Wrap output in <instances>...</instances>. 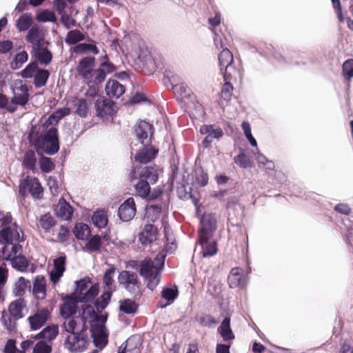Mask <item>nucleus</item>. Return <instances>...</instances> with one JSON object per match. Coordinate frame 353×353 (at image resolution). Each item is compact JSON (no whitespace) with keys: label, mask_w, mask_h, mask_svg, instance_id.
<instances>
[{"label":"nucleus","mask_w":353,"mask_h":353,"mask_svg":"<svg viewBox=\"0 0 353 353\" xmlns=\"http://www.w3.org/2000/svg\"><path fill=\"white\" fill-rule=\"evenodd\" d=\"M65 255H61L54 260V267L50 272V281L54 283H57L65 270Z\"/></svg>","instance_id":"nucleus-20"},{"label":"nucleus","mask_w":353,"mask_h":353,"mask_svg":"<svg viewBox=\"0 0 353 353\" xmlns=\"http://www.w3.org/2000/svg\"><path fill=\"white\" fill-rule=\"evenodd\" d=\"M134 186L136 194L144 199L152 200L157 198L161 194L160 190H154L152 192L150 191V187L149 182L141 179H138L134 182H132Z\"/></svg>","instance_id":"nucleus-14"},{"label":"nucleus","mask_w":353,"mask_h":353,"mask_svg":"<svg viewBox=\"0 0 353 353\" xmlns=\"http://www.w3.org/2000/svg\"><path fill=\"white\" fill-rule=\"evenodd\" d=\"M92 337L96 347L100 349H102L107 344V335L103 328L99 329L97 332H94Z\"/></svg>","instance_id":"nucleus-46"},{"label":"nucleus","mask_w":353,"mask_h":353,"mask_svg":"<svg viewBox=\"0 0 353 353\" xmlns=\"http://www.w3.org/2000/svg\"><path fill=\"white\" fill-rule=\"evenodd\" d=\"M26 306V303L23 299H18L17 300L12 301L8 307L10 315L15 319L22 318V312Z\"/></svg>","instance_id":"nucleus-34"},{"label":"nucleus","mask_w":353,"mask_h":353,"mask_svg":"<svg viewBox=\"0 0 353 353\" xmlns=\"http://www.w3.org/2000/svg\"><path fill=\"white\" fill-rule=\"evenodd\" d=\"M105 91L108 97L118 99L125 92V87L116 80L110 79L105 85Z\"/></svg>","instance_id":"nucleus-31"},{"label":"nucleus","mask_w":353,"mask_h":353,"mask_svg":"<svg viewBox=\"0 0 353 353\" xmlns=\"http://www.w3.org/2000/svg\"><path fill=\"white\" fill-rule=\"evenodd\" d=\"M51 347L44 342H38L33 349L34 353H50Z\"/></svg>","instance_id":"nucleus-64"},{"label":"nucleus","mask_w":353,"mask_h":353,"mask_svg":"<svg viewBox=\"0 0 353 353\" xmlns=\"http://www.w3.org/2000/svg\"><path fill=\"white\" fill-rule=\"evenodd\" d=\"M30 53L41 65H48L52 59V53L47 48L43 46V44L32 48Z\"/></svg>","instance_id":"nucleus-24"},{"label":"nucleus","mask_w":353,"mask_h":353,"mask_svg":"<svg viewBox=\"0 0 353 353\" xmlns=\"http://www.w3.org/2000/svg\"><path fill=\"white\" fill-rule=\"evenodd\" d=\"M216 220L214 215L212 214H205L201 219L200 236L202 241L210 237L211 232L216 229Z\"/></svg>","instance_id":"nucleus-17"},{"label":"nucleus","mask_w":353,"mask_h":353,"mask_svg":"<svg viewBox=\"0 0 353 353\" xmlns=\"http://www.w3.org/2000/svg\"><path fill=\"white\" fill-rule=\"evenodd\" d=\"M95 106L97 115L99 117H103L114 112V103L110 99L97 101Z\"/></svg>","instance_id":"nucleus-33"},{"label":"nucleus","mask_w":353,"mask_h":353,"mask_svg":"<svg viewBox=\"0 0 353 353\" xmlns=\"http://www.w3.org/2000/svg\"><path fill=\"white\" fill-rule=\"evenodd\" d=\"M161 211V205H148L145 208L144 219L148 222H154L160 217Z\"/></svg>","instance_id":"nucleus-37"},{"label":"nucleus","mask_w":353,"mask_h":353,"mask_svg":"<svg viewBox=\"0 0 353 353\" xmlns=\"http://www.w3.org/2000/svg\"><path fill=\"white\" fill-rule=\"evenodd\" d=\"M136 205L133 198H129L125 201L119 207L118 215L123 221L132 220L136 214Z\"/></svg>","instance_id":"nucleus-18"},{"label":"nucleus","mask_w":353,"mask_h":353,"mask_svg":"<svg viewBox=\"0 0 353 353\" xmlns=\"http://www.w3.org/2000/svg\"><path fill=\"white\" fill-rule=\"evenodd\" d=\"M73 232L78 239L84 240L90 236V230L87 224L79 223L75 225Z\"/></svg>","instance_id":"nucleus-45"},{"label":"nucleus","mask_w":353,"mask_h":353,"mask_svg":"<svg viewBox=\"0 0 353 353\" xmlns=\"http://www.w3.org/2000/svg\"><path fill=\"white\" fill-rule=\"evenodd\" d=\"M73 12L72 8H70L69 10L61 12L59 14L63 25L68 29L74 26L76 24V20L72 16Z\"/></svg>","instance_id":"nucleus-48"},{"label":"nucleus","mask_w":353,"mask_h":353,"mask_svg":"<svg viewBox=\"0 0 353 353\" xmlns=\"http://www.w3.org/2000/svg\"><path fill=\"white\" fill-rule=\"evenodd\" d=\"M70 114V109L68 108H63L62 109H59L54 112L52 115H50L48 119L43 123V124H47L48 126H54L58 123L59 120H61L63 117Z\"/></svg>","instance_id":"nucleus-38"},{"label":"nucleus","mask_w":353,"mask_h":353,"mask_svg":"<svg viewBox=\"0 0 353 353\" xmlns=\"http://www.w3.org/2000/svg\"><path fill=\"white\" fill-rule=\"evenodd\" d=\"M21 252L22 246L20 244H14L12 246L8 258L11 261L13 268L20 272H25L28 267V261L21 254Z\"/></svg>","instance_id":"nucleus-12"},{"label":"nucleus","mask_w":353,"mask_h":353,"mask_svg":"<svg viewBox=\"0 0 353 353\" xmlns=\"http://www.w3.org/2000/svg\"><path fill=\"white\" fill-rule=\"evenodd\" d=\"M175 93L177 97L181 100L185 99H190L192 97V93L190 88L185 83H180L174 86Z\"/></svg>","instance_id":"nucleus-43"},{"label":"nucleus","mask_w":353,"mask_h":353,"mask_svg":"<svg viewBox=\"0 0 353 353\" xmlns=\"http://www.w3.org/2000/svg\"><path fill=\"white\" fill-rule=\"evenodd\" d=\"M141 179L154 184L158 180L157 170L154 167L145 166L141 168H134L130 173L131 182Z\"/></svg>","instance_id":"nucleus-13"},{"label":"nucleus","mask_w":353,"mask_h":353,"mask_svg":"<svg viewBox=\"0 0 353 353\" xmlns=\"http://www.w3.org/2000/svg\"><path fill=\"white\" fill-rule=\"evenodd\" d=\"M135 134L141 143L147 144L152 136V125L145 121H141L135 128Z\"/></svg>","instance_id":"nucleus-25"},{"label":"nucleus","mask_w":353,"mask_h":353,"mask_svg":"<svg viewBox=\"0 0 353 353\" xmlns=\"http://www.w3.org/2000/svg\"><path fill=\"white\" fill-rule=\"evenodd\" d=\"M19 192L22 196L30 193L34 198L40 199L43 195V188L37 178L27 176L21 181Z\"/></svg>","instance_id":"nucleus-9"},{"label":"nucleus","mask_w":353,"mask_h":353,"mask_svg":"<svg viewBox=\"0 0 353 353\" xmlns=\"http://www.w3.org/2000/svg\"><path fill=\"white\" fill-rule=\"evenodd\" d=\"M85 39L84 34L79 30H70L65 39V43L70 45L76 44Z\"/></svg>","instance_id":"nucleus-49"},{"label":"nucleus","mask_w":353,"mask_h":353,"mask_svg":"<svg viewBox=\"0 0 353 353\" xmlns=\"http://www.w3.org/2000/svg\"><path fill=\"white\" fill-rule=\"evenodd\" d=\"M39 225L45 231L50 230L56 223V221L50 214H46L39 219Z\"/></svg>","instance_id":"nucleus-54"},{"label":"nucleus","mask_w":353,"mask_h":353,"mask_svg":"<svg viewBox=\"0 0 353 353\" xmlns=\"http://www.w3.org/2000/svg\"><path fill=\"white\" fill-rule=\"evenodd\" d=\"M49 316L50 311L48 309L37 310L33 315L30 316L28 319L31 329L34 330L40 329L47 321Z\"/></svg>","instance_id":"nucleus-19"},{"label":"nucleus","mask_w":353,"mask_h":353,"mask_svg":"<svg viewBox=\"0 0 353 353\" xmlns=\"http://www.w3.org/2000/svg\"><path fill=\"white\" fill-rule=\"evenodd\" d=\"M63 304L60 307V314L64 319H69L78 313L77 304L79 302L72 295L63 299Z\"/></svg>","instance_id":"nucleus-16"},{"label":"nucleus","mask_w":353,"mask_h":353,"mask_svg":"<svg viewBox=\"0 0 353 353\" xmlns=\"http://www.w3.org/2000/svg\"><path fill=\"white\" fill-rule=\"evenodd\" d=\"M141 340L139 336L133 335L125 341L124 347L121 346L118 353H140Z\"/></svg>","instance_id":"nucleus-26"},{"label":"nucleus","mask_w":353,"mask_h":353,"mask_svg":"<svg viewBox=\"0 0 353 353\" xmlns=\"http://www.w3.org/2000/svg\"><path fill=\"white\" fill-rule=\"evenodd\" d=\"M99 286L90 281L81 279L76 282V289L72 294L79 302L91 301L98 295Z\"/></svg>","instance_id":"nucleus-5"},{"label":"nucleus","mask_w":353,"mask_h":353,"mask_svg":"<svg viewBox=\"0 0 353 353\" xmlns=\"http://www.w3.org/2000/svg\"><path fill=\"white\" fill-rule=\"evenodd\" d=\"M115 268H111L107 270L103 276V283L105 286V290L100 298L95 302V307L98 312L105 309L111 298L112 292L115 290L114 275Z\"/></svg>","instance_id":"nucleus-6"},{"label":"nucleus","mask_w":353,"mask_h":353,"mask_svg":"<svg viewBox=\"0 0 353 353\" xmlns=\"http://www.w3.org/2000/svg\"><path fill=\"white\" fill-rule=\"evenodd\" d=\"M178 290L176 288H164L161 292L162 298L168 301L166 304L162 305L163 307L171 303L174 301V299L177 297Z\"/></svg>","instance_id":"nucleus-53"},{"label":"nucleus","mask_w":353,"mask_h":353,"mask_svg":"<svg viewBox=\"0 0 353 353\" xmlns=\"http://www.w3.org/2000/svg\"><path fill=\"white\" fill-rule=\"evenodd\" d=\"M118 281L120 285L131 294L139 292L140 282L135 272L123 270L119 274Z\"/></svg>","instance_id":"nucleus-11"},{"label":"nucleus","mask_w":353,"mask_h":353,"mask_svg":"<svg viewBox=\"0 0 353 353\" xmlns=\"http://www.w3.org/2000/svg\"><path fill=\"white\" fill-rule=\"evenodd\" d=\"M93 224L99 228H103L108 224L106 212L103 210H97L92 216Z\"/></svg>","instance_id":"nucleus-40"},{"label":"nucleus","mask_w":353,"mask_h":353,"mask_svg":"<svg viewBox=\"0 0 353 353\" xmlns=\"http://www.w3.org/2000/svg\"><path fill=\"white\" fill-rule=\"evenodd\" d=\"M137 304L130 299H125L120 302V310L126 314H134L137 311Z\"/></svg>","instance_id":"nucleus-57"},{"label":"nucleus","mask_w":353,"mask_h":353,"mask_svg":"<svg viewBox=\"0 0 353 353\" xmlns=\"http://www.w3.org/2000/svg\"><path fill=\"white\" fill-rule=\"evenodd\" d=\"M38 68V63L37 61L30 63L23 70L21 71L20 74L23 78H32L34 77Z\"/></svg>","instance_id":"nucleus-56"},{"label":"nucleus","mask_w":353,"mask_h":353,"mask_svg":"<svg viewBox=\"0 0 353 353\" xmlns=\"http://www.w3.org/2000/svg\"><path fill=\"white\" fill-rule=\"evenodd\" d=\"M37 162L36 154L34 151L28 150L24 156L23 164L26 169L34 170Z\"/></svg>","instance_id":"nucleus-55"},{"label":"nucleus","mask_w":353,"mask_h":353,"mask_svg":"<svg viewBox=\"0 0 353 353\" xmlns=\"http://www.w3.org/2000/svg\"><path fill=\"white\" fill-rule=\"evenodd\" d=\"M73 52L76 54H83L88 52L94 54H97L99 53L97 46L92 43L78 44L73 48Z\"/></svg>","instance_id":"nucleus-47"},{"label":"nucleus","mask_w":353,"mask_h":353,"mask_svg":"<svg viewBox=\"0 0 353 353\" xmlns=\"http://www.w3.org/2000/svg\"><path fill=\"white\" fill-rule=\"evenodd\" d=\"M13 96L11 103L14 105H25L29 100V89L21 80H15L12 86Z\"/></svg>","instance_id":"nucleus-10"},{"label":"nucleus","mask_w":353,"mask_h":353,"mask_svg":"<svg viewBox=\"0 0 353 353\" xmlns=\"http://www.w3.org/2000/svg\"><path fill=\"white\" fill-rule=\"evenodd\" d=\"M26 40L32 44V48L43 45L44 43L43 30L38 26H32L26 36Z\"/></svg>","instance_id":"nucleus-21"},{"label":"nucleus","mask_w":353,"mask_h":353,"mask_svg":"<svg viewBox=\"0 0 353 353\" xmlns=\"http://www.w3.org/2000/svg\"><path fill=\"white\" fill-rule=\"evenodd\" d=\"M39 163L40 168L43 172H49L54 168V164L48 157H41Z\"/></svg>","instance_id":"nucleus-62"},{"label":"nucleus","mask_w":353,"mask_h":353,"mask_svg":"<svg viewBox=\"0 0 353 353\" xmlns=\"http://www.w3.org/2000/svg\"><path fill=\"white\" fill-rule=\"evenodd\" d=\"M224 80L225 81V83L221 90V95L223 99L228 100L231 97L233 90V87L231 82L232 80L225 79H224Z\"/></svg>","instance_id":"nucleus-61"},{"label":"nucleus","mask_w":353,"mask_h":353,"mask_svg":"<svg viewBox=\"0 0 353 353\" xmlns=\"http://www.w3.org/2000/svg\"><path fill=\"white\" fill-rule=\"evenodd\" d=\"M30 143L37 152H45L49 155L56 154L59 150L58 132L55 127L47 124L34 125L28 134Z\"/></svg>","instance_id":"nucleus-2"},{"label":"nucleus","mask_w":353,"mask_h":353,"mask_svg":"<svg viewBox=\"0 0 353 353\" xmlns=\"http://www.w3.org/2000/svg\"><path fill=\"white\" fill-rule=\"evenodd\" d=\"M157 154V150L151 145L145 144L135 156V161L141 163H147L154 159Z\"/></svg>","instance_id":"nucleus-29"},{"label":"nucleus","mask_w":353,"mask_h":353,"mask_svg":"<svg viewBox=\"0 0 353 353\" xmlns=\"http://www.w3.org/2000/svg\"><path fill=\"white\" fill-rule=\"evenodd\" d=\"M115 69V66L109 62L107 56H105L101 60L99 68L97 69V70L102 72L101 83L105 80L106 74L113 72Z\"/></svg>","instance_id":"nucleus-51"},{"label":"nucleus","mask_w":353,"mask_h":353,"mask_svg":"<svg viewBox=\"0 0 353 353\" xmlns=\"http://www.w3.org/2000/svg\"><path fill=\"white\" fill-rule=\"evenodd\" d=\"M59 327L56 325H52L44 328L37 336L40 339L52 341L57 336Z\"/></svg>","instance_id":"nucleus-42"},{"label":"nucleus","mask_w":353,"mask_h":353,"mask_svg":"<svg viewBox=\"0 0 353 353\" xmlns=\"http://www.w3.org/2000/svg\"><path fill=\"white\" fill-rule=\"evenodd\" d=\"M210 237L202 241L201 236H199V244L202 248V255L203 257L214 256L217 252L216 243L215 241H209Z\"/></svg>","instance_id":"nucleus-35"},{"label":"nucleus","mask_w":353,"mask_h":353,"mask_svg":"<svg viewBox=\"0 0 353 353\" xmlns=\"http://www.w3.org/2000/svg\"><path fill=\"white\" fill-rule=\"evenodd\" d=\"M33 17L30 14H23L17 21L16 27L20 32L28 30L32 26Z\"/></svg>","instance_id":"nucleus-39"},{"label":"nucleus","mask_w":353,"mask_h":353,"mask_svg":"<svg viewBox=\"0 0 353 353\" xmlns=\"http://www.w3.org/2000/svg\"><path fill=\"white\" fill-rule=\"evenodd\" d=\"M0 230V244L3 245L6 250H12L14 244H19L24 241L23 233L21 228L12 222V220L7 225H3Z\"/></svg>","instance_id":"nucleus-4"},{"label":"nucleus","mask_w":353,"mask_h":353,"mask_svg":"<svg viewBox=\"0 0 353 353\" xmlns=\"http://www.w3.org/2000/svg\"><path fill=\"white\" fill-rule=\"evenodd\" d=\"M63 327L69 334H79L83 333V330L85 329L86 326L83 321L80 319L77 314L72 316L71 319L69 318L68 320L63 323Z\"/></svg>","instance_id":"nucleus-22"},{"label":"nucleus","mask_w":353,"mask_h":353,"mask_svg":"<svg viewBox=\"0 0 353 353\" xmlns=\"http://www.w3.org/2000/svg\"><path fill=\"white\" fill-rule=\"evenodd\" d=\"M247 280L243 275V271L239 268L232 269L228 276V283L230 288L243 287Z\"/></svg>","instance_id":"nucleus-30"},{"label":"nucleus","mask_w":353,"mask_h":353,"mask_svg":"<svg viewBox=\"0 0 353 353\" xmlns=\"http://www.w3.org/2000/svg\"><path fill=\"white\" fill-rule=\"evenodd\" d=\"M36 19L40 22H54L57 20L54 12L49 10L38 12L36 15Z\"/></svg>","instance_id":"nucleus-52"},{"label":"nucleus","mask_w":353,"mask_h":353,"mask_svg":"<svg viewBox=\"0 0 353 353\" xmlns=\"http://www.w3.org/2000/svg\"><path fill=\"white\" fill-rule=\"evenodd\" d=\"M218 59L221 70L223 71L224 70V79L236 80L238 77H240V72L232 65L233 55L228 48H225L221 50L219 54Z\"/></svg>","instance_id":"nucleus-7"},{"label":"nucleus","mask_w":353,"mask_h":353,"mask_svg":"<svg viewBox=\"0 0 353 353\" xmlns=\"http://www.w3.org/2000/svg\"><path fill=\"white\" fill-rule=\"evenodd\" d=\"M200 132L206 137L203 141L204 147L208 148L214 139H219L222 137L223 132L221 128L214 125H204L200 128Z\"/></svg>","instance_id":"nucleus-15"},{"label":"nucleus","mask_w":353,"mask_h":353,"mask_svg":"<svg viewBox=\"0 0 353 353\" xmlns=\"http://www.w3.org/2000/svg\"><path fill=\"white\" fill-rule=\"evenodd\" d=\"M343 74L347 80L353 77V59H348L343 63Z\"/></svg>","instance_id":"nucleus-60"},{"label":"nucleus","mask_w":353,"mask_h":353,"mask_svg":"<svg viewBox=\"0 0 353 353\" xmlns=\"http://www.w3.org/2000/svg\"><path fill=\"white\" fill-rule=\"evenodd\" d=\"M90 342L89 337L84 333H73L65 337L64 346L70 352L79 353L87 350Z\"/></svg>","instance_id":"nucleus-8"},{"label":"nucleus","mask_w":353,"mask_h":353,"mask_svg":"<svg viewBox=\"0 0 353 353\" xmlns=\"http://www.w3.org/2000/svg\"><path fill=\"white\" fill-rule=\"evenodd\" d=\"M218 332L224 341H228L234 339V335L230 327V320L229 318H225L218 328Z\"/></svg>","instance_id":"nucleus-36"},{"label":"nucleus","mask_w":353,"mask_h":353,"mask_svg":"<svg viewBox=\"0 0 353 353\" xmlns=\"http://www.w3.org/2000/svg\"><path fill=\"white\" fill-rule=\"evenodd\" d=\"M234 163L243 168H250L252 164V161L244 153H241L236 156L234 158Z\"/></svg>","instance_id":"nucleus-59"},{"label":"nucleus","mask_w":353,"mask_h":353,"mask_svg":"<svg viewBox=\"0 0 353 353\" xmlns=\"http://www.w3.org/2000/svg\"><path fill=\"white\" fill-rule=\"evenodd\" d=\"M56 215L63 220H70L73 214L72 206L63 198H60L54 209Z\"/></svg>","instance_id":"nucleus-27"},{"label":"nucleus","mask_w":353,"mask_h":353,"mask_svg":"<svg viewBox=\"0 0 353 353\" xmlns=\"http://www.w3.org/2000/svg\"><path fill=\"white\" fill-rule=\"evenodd\" d=\"M94 57H84L79 61L76 68L83 82L90 88L92 96L96 94V86L101 83L102 79V72L94 69Z\"/></svg>","instance_id":"nucleus-3"},{"label":"nucleus","mask_w":353,"mask_h":353,"mask_svg":"<svg viewBox=\"0 0 353 353\" xmlns=\"http://www.w3.org/2000/svg\"><path fill=\"white\" fill-rule=\"evenodd\" d=\"M166 245L162 252L157 254L154 260L145 259L139 265V274L147 283V287L153 290L161 280L160 271L164 265L167 253H172L176 249L175 239L169 226L164 225Z\"/></svg>","instance_id":"nucleus-1"},{"label":"nucleus","mask_w":353,"mask_h":353,"mask_svg":"<svg viewBox=\"0 0 353 353\" xmlns=\"http://www.w3.org/2000/svg\"><path fill=\"white\" fill-rule=\"evenodd\" d=\"M157 228L152 224H146L139 234V241L143 245H148L157 239Z\"/></svg>","instance_id":"nucleus-23"},{"label":"nucleus","mask_w":353,"mask_h":353,"mask_svg":"<svg viewBox=\"0 0 353 353\" xmlns=\"http://www.w3.org/2000/svg\"><path fill=\"white\" fill-rule=\"evenodd\" d=\"M28 59V53L25 50H23L14 56L13 60L10 62V67L13 70H18L23 66Z\"/></svg>","instance_id":"nucleus-44"},{"label":"nucleus","mask_w":353,"mask_h":353,"mask_svg":"<svg viewBox=\"0 0 353 353\" xmlns=\"http://www.w3.org/2000/svg\"><path fill=\"white\" fill-rule=\"evenodd\" d=\"M85 247L92 252L99 251L101 247V237L97 235L94 236L88 241Z\"/></svg>","instance_id":"nucleus-58"},{"label":"nucleus","mask_w":353,"mask_h":353,"mask_svg":"<svg viewBox=\"0 0 353 353\" xmlns=\"http://www.w3.org/2000/svg\"><path fill=\"white\" fill-rule=\"evenodd\" d=\"M30 282L23 276L19 277L14 283L12 293L14 296L22 299L27 289H30Z\"/></svg>","instance_id":"nucleus-32"},{"label":"nucleus","mask_w":353,"mask_h":353,"mask_svg":"<svg viewBox=\"0 0 353 353\" xmlns=\"http://www.w3.org/2000/svg\"><path fill=\"white\" fill-rule=\"evenodd\" d=\"M32 294L38 300H43L46 296V282L45 277L38 275L35 277L32 285Z\"/></svg>","instance_id":"nucleus-28"},{"label":"nucleus","mask_w":353,"mask_h":353,"mask_svg":"<svg viewBox=\"0 0 353 353\" xmlns=\"http://www.w3.org/2000/svg\"><path fill=\"white\" fill-rule=\"evenodd\" d=\"M17 319H14L11 316L3 315L2 321L4 326L6 329L10 332L14 331L16 328V321Z\"/></svg>","instance_id":"nucleus-63"},{"label":"nucleus","mask_w":353,"mask_h":353,"mask_svg":"<svg viewBox=\"0 0 353 353\" xmlns=\"http://www.w3.org/2000/svg\"><path fill=\"white\" fill-rule=\"evenodd\" d=\"M77 315L85 324L88 321H91L94 318L95 312L92 305H82L81 310H78Z\"/></svg>","instance_id":"nucleus-41"},{"label":"nucleus","mask_w":353,"mask_h":353,"mask_svg":"<svg viewBox=\"0 0 353 353\" xmlns=\"http://www.w3.org/2000/svg\"><path fill=\"white\" fill-rule=\"evenodd\" d=\"M50 73L47 70L39 69L34 76V83L37 88L43 87L46 84Z\"/></svg>","instance_id":"nucleus-50"}]
</instances>
